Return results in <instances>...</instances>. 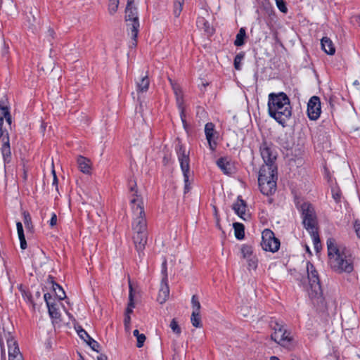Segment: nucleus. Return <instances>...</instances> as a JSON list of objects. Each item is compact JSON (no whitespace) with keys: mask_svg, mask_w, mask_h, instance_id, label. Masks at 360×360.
I'll return each instance as SVG.
<instances>
[{"mask_svg":"<svg viewBox=\"0 0 360 360\" xmlns=\"http://www.w3.org/2000/svg\"><path fill=\"white\" fill-rule=\"evenodd\" d=\"M129 184H130V190H131V191H134V187L136 186V182H133V184H132V182L130 181Z\"/></svg>","mask_w":360,"mask_h":360,"instance_id":"13d9d810","label":"nucleus"},{"mask_svg":"<svg viewBox=\"0 0 360 360\" xmlns=\"http://www.w3.org/2000/svg\"><path fill=\"white\" fill-rule=\"evenodd\" d=\"M169 81H170V83H171V84H172V89H173V91H174V94H175V96L176 97V96H178L183 95V94H182L181 89V88L179 87V86H178V85H177V84H174V83H173V82H172L171 79H169Z\"/></svg>","mask_w":360,"mask_h":360,"instance_id":"37998d69","label":"nucleus"},{"mask_svg":"<svg viewBox=\"0 0 360 360\" xmlns=\"http://www.w3.org/2000/svg\"><path fill=\"white\" fill-rule=\"evenodd\" d=\"M215 126L212 122H207L205 126V134L206 139L208 142L210 149L212 151L215 150L217 147V142L214 139L216 131Z\"/></svg>","mask_w":360,"mask_h":360,"instance_id":"2eb2a0df","label":"nucleus"},{"mask_svg":"<svg viewBox=\"0 0 360 360\" xmlns=\"http://www.w3.org/2000/svg\"><path fill=\"white\" fill-rule=\"evenodd\" d=\"M97 360H108V357L105 354H101L97 357Z\"/></svg>","mask_w":360,"mask_h":360,"instance_id":"4d7b16f0","label":"nucleus"},{"mask_svg":"<svg viewBox=\"0 0 360 360\" xmlns=\"http://www.w3.org/2000/svg\"><path fill=\"white\" fill-rule=\"evenodd\" d=\"M191 321L192 325L195 328H201L202 327V323H201V319L200 312H192L191 317Z\"/></svg>","mask_w":360,"mask_h":360,"instance_id":"72a5a7b5","label":"nucleus"},{"mask_svg":"<svg viewBox=\"0 0 360 360\" xmlns=\"http://www.w3.org/2000/svg\"><path fill=\"white\" fill-rule=\"evenodd\" d=\"M162 269H167L166 259H165L162 264Z\"/></svg>","mask_w":360,"mask_h":360,"instance_id":"bf43d9fd","label":"nucleus"},{"mask_svg":"<svg viewBox=\"0 0 360 360\" xmlns=\"http://www.w3.org/2000/svg\"><path fill=\"white\" fill-rule=\"evenodd\" d=\"M141 333H139V330L136 329L133 331V335L137 338L139 336V335H140Z\"/></svg>","mask_w":360,"mask_h":360,"instance_id":"052dcab7","label":"nucleus"},{"mask_svg":"<svg viewBox=\"0 0 360 360\" xmlns=\"http://www.w3.org/2000/svg\"><path fill=\"white\" fill-rule=\"evenodd\" d=\"M52 184L56 186V190H58V178L57 176H55L53 179Z\"/></svg>","mask_w":360,"mask_h":360,"instance_id":"6e6d98bb","label":"nucleus"},{"mask_svg":"<svg viewBox=\"0 0 360 360\" xmlns=\"http://www.w3.org/2000/svg\"><path fill=\"white\" fill-rule=\"evenodd\" d=\"M162 278V283H167L168 281V275H167V269H162L161 271Z\"/></svg>","mask_w":360,"mask_h":360,"instance_id":"8fccbe9b","label":"nucleus"},{"mask_svg":"<svg viewBox=\"0 0 360 360\" xmlns=\"http://www.w3.org/2000/svg\"><path fill=\"white\" fill-rule=\"evenodd\" d=\"M246 36L245 29L244 27H241L238 34H236V40L234 41V45L236 46H243L245 43V38Z\"/></svg>","mask_w":360,"mask_h":360,"instance_id":"c756f323","label":"nucleus"},{"mask_svg":"<svg viewBox=\"0 0 360 360\" xmlns=\"http://www.w3.org/2000/svg\"><path fill=\"white\" fill-rule=\"evenodd\" d=\"M307 271L309 285H306L305 290L314 304L323 303V292L320 284L318 271L314 266L310 262H307Z\"/></svg>","mask_w":360,"mask_h":360,"instance_id":"7ed1b4c3","label":"nucleus"},{"mask_svg":"<svg viewBox=\"0 0 360 360\" xmlns=\"http://www.w3.org/2000/svg\"><path fill=\"white\" fill-rule=\"evenodd\" d=\"M246 260L248 262V267L249 270H255L257 269L258 260L255 255L247 259Z\"/></svg>","mask_w":360,"mask_h":360,"instance_id":"4c0bfd02","label":"nucleus"},{"mask_svg":"<svg viewBox=\"0 0 360 360\" xmlns=\"http://www.w3.org/2000/svg\"><path fill=\"white\" fill-rule=\"evenodd\" d=\"M134 0H127L125 9V21L128 34L136 42L139 31V20L136 7L134 5Z\"/></svg>","mask_w":360,"mask_h":360,"instance_id":"423d86ee","label":"nucleus"},{"mask_svg":"<svg viewBox=\"0 0 360 360\" xmlns=\"http://www.w3.org/2000/svg\"><path fill=\"white\" fill-rule=\"evenodd\" d=\"M3 144L1 146V153L4 158V161L5 163H8L11 162V146H10V141H9V137H6V140H4L3 141Z\"/></svg>","mask_w":360,"mask_h":360,"instance_id":"412c9836","label":"nucleus"},{"mask_svg":"<svg viewBox=\"0 0 360 360\" xmlns=\"http://www.w3.org/2000/svg\"><path fill=\"white\" fill-rule=\"evenodd\" d=\"M7 345L9 359L17 358L18 356H22L20 352L17 342L13 338L7 339Z\"/></svg>","mask_w":360,"mask_h":360,"instance_id":"a211bd4d","label":"nucleus"},{"mask_svg":"<svg viewBox=\"0 0 360 360\" xmlns=\"http://www.w3.org/2000/svg\"><path fill=\"white\" fill-rule=\"evenodd\" d=\"M169 327L172 329V330L173 331V333H174L177 335H179L181 334V328L179 326V324L175 319H173L172 320V321L170 322V324H169Z\"/></svg>","mask_w":360,"mask_h":360,"instance_id":"ea45409f","label":"nucleus"},{"mask_svg":"<svg viewBox=\"0 0 360 360\" xmlns=\"http://www.w3.org/2000/svg\"><path fill=\"white\" fill-rule=\"evenodd\" d=\"M300 283L302 285H304L305 284V281H306V279L305 278H304L303 276L300 279Z\"/></svg>","mask_w":360,"mask_h":360,"instance_id":"680f3d73","label":"nucleus"},{"mask_svg":"<svg viewBox=\"0 0 360 360\" xmlns=\"http://www.w3.org/2000/svg\"><path fill=\"white\" fill-rule=\"evenodd\" d=\"M52 174H53V177H54L55 176H56V172H55V170H54V169H52Z\"/></svg>","mask_w":360,"mask_h":360,"instance_id":"774afa93","label":"nucleus"},{"mask_svg":"<svg viewBox=\"0 0 360 360\" xmlns=\"http://www.w3.org/2000/svg\"><path fill=\"white\" fill-rule=\"evenodd\" d=\"M131 204L134 214L132 222L133 231L147 232V221L143 200L139 198H133L131 200Z\"/></svg>","mask_w":360,"mask_h":360,"instance_id":"39448f33","label":"nucleus"},{"mask_svg":"<svg viewBox=\"0 0 360 360\" xmlns=\"http://www.w3.org/2000/svg\"><path fill=\"white\" fill-rule=\"evenodd\" d=\"M278 179L277 170H271L266 166H262L258 176V184L260 191L265 195L273 194L276 190Z\"/></svg>","mask_w":360,"mask_h":360,"instance_id":"20e7f679","label":"nucleus"},{"mask_svg":"<svg viewBox=\"0 0 360 360\" xmlns=\"http://www.w3.org/2000/svg\"><path fill=\"white\" fill-rule=\"evenodd\" d=\"M169 295V289L167 283H162L161 288L159 290L158 301L160 304L165 303Z\"/></svg>","mask_w":360,"mask_h":360,"instance_id":"4be33fe9","label":"nucleus"},{"mask_svg":"<svg viewBox=\"0 0 360 360\" xmlns=\"http://www.w3.org/2000/svg\"><path fill=\"white\" fill-rule=\"evenodd\" d=\"M51 298H52V297H51V294H50V293H48V292H47V293H45V294H44V300H45V302H46V305H48V303H51V302H50V300H51Z\"/></svg>","mask_w":360,"mask_h":360,"instance_id":"864d4df0","label":"nucleus"},{"mask_svg":"<svg viewBox=\"0 0 360 360\" xmlns=\"http://www.w3.org/2000/svg\"><path fill=\"white\" fill-rule=\"evenodd\" d=\"M332 195L335 202H338L340 200L341 195L339 191H332Z\"/></svg>","mask_w":360,"mask_h":360,"instance_id":"09e8293b","label":"nucleus"},{"mask_svg":"<svg viewBox=\"0 0 360 360\" xmlns=\"http://www.w3.org/2000/svg\"><path fill=\"white\" fill-rule=\"evenodd\" d=\"M130 323H131L130 316L128 314H125L124 319V324L127 325V324H130Z\"/></svg>","mask_w":360,"mask_h":360,"instance_id":"5fc2aeb1","label":"nucleus"},{"mask_svg":"<svg viewBox=\"0 0 360 360\" xmlns=\"http://www.w3.org/2000/svg\"><path fill=\"white\" fill-rule=\"evenodd\" d=\"M47 307L49 310V314L52 319L59 318L60 314L58 311V309L56 308V304L48 303Z\"/></svg>","mask_w":360,"mask_h":360,"instance_id":"f704fd0d","label":"nucleus"},{"mask_svg":"<svg viewBox=\"0 0 360 360\" xmlns=\"http://www.w3.org/2000/svg\"><path fill=\"white\" fill-rule=\"evenodd\" d=\"M261 156L264 164L262 166H266L272 170H277V166L275 163L277 158V152L274 146L271 143L263 141L259 147Z\"/></svg>","mask_w":360,"mask_h":360,"instance_id":"6e6552de","label":"nucleus"},{"mask_svg":"<svg viewBox=\"0 0 360 360\" xmlns=\"http://www.w3.org/2000/svg\"><path fill=\"white\" fill-rule=\"evenodd\" d=\"M303 224L306 229L317 227L316 213L313 206L309 202L301 205Z\"/></svg>","mask_w":360,"mask_h":360,"instance_id":"9b49d317","label":"nucleus"},{"mask_svg":"<svg viewBox=\"0 0 360 360\" xmlns=\"http://www.w3.org/2000/svg\"><path fill=\"white\" fill-rule=\"evenodd\" d=\"M146 335L143 333H141L139 335V336L136 338L137 342H136V347L138 348H141L143 346L144 342L146 341Z\"/></svg>","mask_w":360,"mask_h":360,"instance_id":"79ce46f5","label":"nucleus"},{"mask_svg":"<svg viewBox=\"0 0 360 360\" xmlns=\"http://www.w3.org/2000/svg\"><path fill=\"white\" fill-rule=\"evenodd\" d=\"M176 101L177 107H178L179 110H180V117L182 120V122L184 124H185L186 123V120H185L186 115H185V108L184 105L183 95L176 96Z\"/></svg>","mask_w":360,"mask_h":360,"instance_id":"c85d7f7f","label":"nucleus"},{"mask_svg":"<svg viewBox=\"0 0 360 360\" xmlns=\"http://www.w3.org/2000/svg\"><path fill=\"white\" fill-rule=\"evenodd\" d=\"M27 20L31 27H34L39 22V12L37 8L31 10L27 15Z\"/></svg>","mask_w":360,"mask_h":360,"instance_id":"393cba45","label":"nucleus"},{"mask_svg":"<svg viewBox=\"0 0 360 360\" xmlns=\"http://www.w3.org/2000/svg\"><path fill=\"white\" fill-rule=\"evenodd\" d=\"M269 360H280L278 357L276 356H272L270 357Z\"/></svg>","mask_w":360,"mask_h":360,"instance_id":"0e129e2a","label":"nucleus"},{"mask_svg":"<svg viewBox=\"0 0 360 360\" xmlns=\"http://www.w3.org/2000/svg\"><path fill=\"white\" fill-rule=\"evenodd\" d=\"M9 360H23L22 356H18L17 358L15 359H11Z\"/></svg>","mask_w":360,"mask_h":360,"instance_id":"e2e57ef3","label":"nucleus"},{"mask_svg":"<svg viewBox=\"0 0 360 360\" xmlns=\"http://www.w3.org/2000/svg\"><path fill=\"white\" fill-rule=\"evenodd\" d=\"M240 252L243 257L245 259L254 256L252 247L247 244H244L241 246Z\"/></svg>","mask_w":360,"mask_h":360,"instance_id":"7c9ffc66","label":"nucleus"},{"mask_svg":"<svg viewBox=\"0 0 360 360\" xmlns=\"http://www.w3.org/2000/svg\"><path fill=\"white\" fill-rule=\"evenodd\" d=\"M77 333L79 335V336L82 339L84 340L86 343L87 345L94 350V351H96L97 352H99V348H100V345L98 342H96V340H94L88 333L87 332L82 329V328H80L79 330H77Z\"/></svg>","mask_w":360,"mask_h":360,"instance_id":"f3484780","label":"nucleus"},{"mask_svg":"<svg viewBox=\"0 0 360 360\" xmlns=\"http://www.w3.org/2000/svg\"><path fill=\"white\" fill-rule=\"evenodd\" d=\"M307 230L311 235V237L312 238V240H313V243L314 245V248L316 249V251H318L319 249V246H320L319 245L320 238H319L317 227L308 229Z\"/></svg>","mask_w":360,"mask_h":360,"instance_id":"bb28decb","label":"nucleus"},{"mask_svg":"<svg viewBox=\"0 0 360 360\" xmlns=\"http://www.w3.org/2000/svg\"><path fill=\"white\" fill-rule=\"evenodd\" d=\"M280 240L275 237L274 233L269 229H264L262 233L261 246L265 251L276 252L279 250Z\"/></svg>","mask_w":360,"mask_h":360,"instance_id":"9d476101","label":"nucleus"},{"mask_svg":"<svg viewBox=\"0 0 360 360\" xmlns=\"http://www.w3.org/2000/svg\"><path fill=\"white\" fill-rule=\"evenodd\" d=\"M57 224V215L55 213H52L51 218L49 221V225L51 227H53Z\"/></svg>","mask_w":360,"mask_h":360,"instance_id":"49530a36","label":"nucleus"},{"mask_svg":"<svg viewBox=\"0 0 360 360\" xmlns=\"http://www.w3.org/2000/svg\"><path fill=\"white\" fill-rule=\"evenodd\" d=\"M176 152L178 158L180 162L181 168L184 174V193H187L190 191V183H189V155L186 152V149L181 144H178L176 146Z\"/></svg>","mask_w":360,"mask_h":360,"instance_id":"1a4fd4ad","label":"nucleus"},{"mask_svg":"<svg viewBox=\"0 0 360 360\" xmlns=\"http://www.w3.org/2000/svg\"><path fill=\"white\" fill-rule=\"evenodd\" d=\"M20 243V248L25 250L27 248V242L25 236L18 237Z\"/></svg>","mask_w":360,"mask_h":360,"instance_id":"de8ad7c7","label":"nucleus"},{"mask_svg":"<svg viewBox=\"0 0 360 360\" xmlns=\"http://www.w3.org/2000/svg\"><path fill=\"white\" fill-rule=\"evenodd\" d=\"M77 165L79 169L84 173L89 174L91 170L90 160L83 156H79L77 158Z\"/></svg>","mask_w":360,"mask_h":360,"instance_id":"5701e85b","label":"nucleus"},{"mask_svg":"<svg viewBox=\"0 0 360 360\" xmlns=\"http://www.w3.org/2000/svg\"><path fill=\"white\" fill-rule=\"evenodd\" d=\"M6 120V122L11 125V116L9 112V109L7 106H0V139L2 138V141L6 140V137L8 136V133L6 130L2 129L4 120Z\"/></svg>","mask_w":360,"mask_h":360,"instance_id":"4468645a","label":"nucleus"},{"mask_svg":"<svg viewBox=\"0 0 360 360\" xmlns=\"http://www.w3.org/2000/svg\"><path fill=\"white\" fill-rule=\"evenodd\" d=\"M245 57V53L241 51L238 53L234 58V68L237 70H240L241 69V62Z\"/></svg>","mask_w":360,"mask_h":360,"instance_id":"c9c22d12","label":"nucleus"},{"mask_svg":"<svg viewBox=\"0 0 360 360\" xmlns=\"http://www.w3.org/2000/svg\"><path fill=\"white\" fill-rule=\"evenodd\" d=\"M16 226H17V231H18V237H20V236L22 237V236H25L22 223L20 221H18L16 223Z\"/></svg>","mask_w":360,"mask_h":360,"instance_id":"c03bdc74","label":"nucleus"},{"mask_svg":"<svg viewBox=\"0 0 360 360\" xmlns=\"http://www.w3.org/2000/svg\"><path fill=\"white\" fill-rule=\"evenodd\" d=\"M321 101L319 97L312 96L307 103V115L310 120H317L321 114Z\"/></svg>","mask_w":360,"mask_h":360,"instance_id":"f8f14e48","label":"nucleus"},{"mask_svg":"<svg viewBox=\"0 0 360 360\" xmlns=\"http://www.w3.org/2000/svg\"><path fill=\"white\" fill-rule=\"evenodd\" d=\"M148 240V233L147 232H134L133 233V241L135 245V248L138 252L139 257L141 258L143 256V250Z\"/></svg>","mask_w":360,"mask_h":360,"instance_id":"ddd939ff","label":"nucleus"},{"mask_svg":"<svg viewBox=\"0 0 360 360\" xmlns=\"http://www.w3.org/2000/svg\"><path fill=\"white\" fill-rule=\"evenodd\" d=\"M321 45L322 50L328 55H333L335 53V48L332 40L328 37H324L321 40Z\"/></svg>","mask_w":360,"mask_h":360,"instance_id":"6ab92c4d","label":"nucleus"},{"mask_svg":"<svg viewBox=\"0 0 360 360\" xmlns=\"http://www.w3.org/2000/svg\"><path fill=\"white\" fill-rule=\"evenodd\" d=\"M234 231H235V236L237 239L241 240L245 237V227L243 224L240 223H233V224Z\"/></svg>","mask_w":360,"mask_h":360,"instance_id":"cd10ccee","label":"nucleus"},{"mask_svg":"<svg viewBox=\"0 0 360 360\" xmlns=\"http://www.w3.org/2000/svg\"><path fill=\"white\" fill-rule=\"evenodd\" d=\"M328 255L330 267L338 273L353 271L349 251L346 248L338 247L334 238L327 240Z\"/></svg>","mask_w":360,"mask_h":360,"instance_id":"f257e3e1","label":"nucleus"},{"mask_svg":"<svg viewBox=\"0 0 360 360\" xmlns=\"http://www.w3.org/2000/svg\"><path fill=\"white\" fill-rule=\"evenodd\" d=\"M269 326L274 330V333L271 335V340L283 347L290 349L292 338L285 328L283 323L276 319H271Z\"/></svg>","mask_w":360,"mask_h":360,"instance_id":"0eeeda50","label":"nucleus"},{"mask_svg":"<svg viewBox=\"0 0 360 360\" xmlns=\"http://www.w3.org/2000/svg\"><path fill=\"white\" fill-rule=\"evenodd\" d=\"M354 230L356 233V236H358L359 238H360V223L359 221H356L354 223Z\"/></svg>","mask_w":360,"mask_h":360,"instance_id":"3c124183","label":"nucleus"},{"mask_svg":"<svg viewBox=\"0 0 360 360\" xmlns=\"http://www.w3.org/2000/svg\"><path fill=\"white\" fill-rule=\"evenodd\" d=\"M149 79L148 75L142 76L141 78L136 82V90L138 92H146L149 87Z\"/></svg>","mask_w":360,"mask_h":360,"instance_id":"b1692460","label":"nucleus"},{"mask_svg":"<svg viewBox=\"0 0 360 360\" xmlns=\"http://www.w3.org/2000/svg\"><path fill=\"white\" fill-rule=\"evenodd\" d=\"M119 5V0H110L108 11L110 15L116 13Z\"/></svg>","mask_w":360,"mask_h":360,"instance_id":"58836bf2","label":"nucleus"},{"mask_svg":"<svg viewBox=\"0 0 360 360\" xmlns=\"http://www.w3.org/2000/svg\"><path fill=\"white\" fill-rule=\"evenodd\" d=\"M276 6L280 11L282 13H286L288 11L287 6L284 0H275Z\"/></svg>","mask_w":360,"mask_h":360,"instance_id":"a19ab883","label":"nucleus"},{"mask_svg":"<svg viewBox=\"0 0 360 360\" xmlns=\"http://www.w3.org/2000/svg\"><path fill=\"white\" fill-rule=\"evenodd\" d=\"M23 221L26 229L30 232H33L34 226L32 225L31 216L29 212H23Z\"/></svg>","mask_w":360,"mask_h":360,"instance_id":"473e14b6","label":"nucleus"},{"mask_svg":"<svg viewBox=\"0 0 360 360\" xmlns=\"http://www.w3.org/2000/svg\"><path fill=\"white\" fill-rule=\"evenodd\" d=\"M191 304L193 307V312L199 313L201 306L200 302L198 301V297L195 295L192 296Z\"/></svg>","mask_w":360,"mask_h":360,"instance_id":"e433bc0d","label":"nucleus"},{"mask_svg":"<svg viewBox=\"0 0 360 360\" xmlns=\"http://www.w3.org/2000/svg\"><path fill=\"white\" fill-rule=\"evenodd\" d=\"M49 279L51 280L53 290L55 292L56 295L58 298V300H64L66 297V295H65L64 290L62 288V287L53 281L52 276H49Z\"/></svg>","mask_w":360,"mask_h":360,"instance_id":"a878e982","label":"nucleus"},{"mask_svg":"<svg viewBox=\"0 0 360 360\" xmlns=\"http://www.w3.org/2000/svg\"><path fill=\"white\" fill-rule=\"evenodd\" d=\"M49 34H50L51 36H53V33H54V32H53V30L52 29H49Z\"/></svg>","mask_w":360,"mask_h":360,"instance_id":"338daca9","label":"nucleus"},{"mask_svg":"<svg viewBox=\"0 0 360 360\" xmlns=\"http://www.w3.org/2000/svg\"><path fill=\"white\" fill-rule=\"evenodd\" d=\"M182 11V3L179 2L178 4H175L174 14L176 16H179Z\"/></svg>","mask_w":360,"mask_h":360,"instance_id":"a18cd8bd","label":"nucleus"},{"mask_svg":"<svg viewBox=\"0 0 360 360\" xmlns=\"http://www.w3.org/2000/svg\"><path fill=\"white\" fill-rule=\"evenodd\" d=\"M201 21L203 22V25L205 26V32L210 33V27H209V23L206 21H205L204 18H202L200 20L198 21V23L201 22Z\"/></svg>","mask_w":360,"mask_h":360,"instance_id":"603ef678","label":"nucleus"},{"mask_svg":"<svg viewBox=\"0 0 360 360\" xmlns=\"http://www.w3.org/2000/svg\"><path fill=\"white\" fill-rule=\"evenodd\" d=\"M233 210L235 213L238 215L241 219L246 220L249 218V214H246V203L240 196H238L237 201L233 205Z\"/></svg>","mask_w":360,"mask_h":360,"instance_id":"dca6fc26","label":"nucleus"},{"mask_svg":"<svg viewBox=\"0 0 360 360\" xmlns=\"http://www.w3.org/2000/svg\"><path fill=\"white\" fill-rule=\"evenodd\" d=\"M217 166L226 174H231L233 172V167L227 158H220L217 161Z\"/></svg>","mask_w":360,"mask_h":360,"instance_id":"aec40b11","label":"nucleus"},{"mask_svg":"<svg viewBox=\"0 0 360 360\" xmlns=\"http://www.w3.org/2000/svg\"><path fill=\"white\" fill-rule=\"evenodd\" d=\"M268 110L269 115L283 127L292 115V108L288 96L281 92L269 95Z\"/></svg>","mask_w":360,"mask_h":360,"instance_id":"f03ea898","label":"nucleus"},{"mask_svg":"<svg viewBox=\"0 0 360 360\" xmlns=\"http://www.w3.org/2000/svg\"><path fill=\"white\" fill-rule=\"evenodd\" d=\"M129 303L127 308L126 309L125 314H130L133 312V309L135 307L134 302V295H133V289L131 285H129Z\"/></svg>","mask_w":360,"mask_h":360,"instance_id":"2f4dec72","label":"nucleus"},{"mask_svg":"<svg viewBox=\"0 0 360 360\" xmlns=\"http://www.w3.org/2000/svg\"><path fill=\"white\" fill-rule=\"evenodd\" d=\"M124 327H125V330H129V329H130V324L124 325Z\"/></svg>","mask_w":360,"mask_h":360,"instance_id":"69168bd1","label":"nucleus"}]
</instances>
